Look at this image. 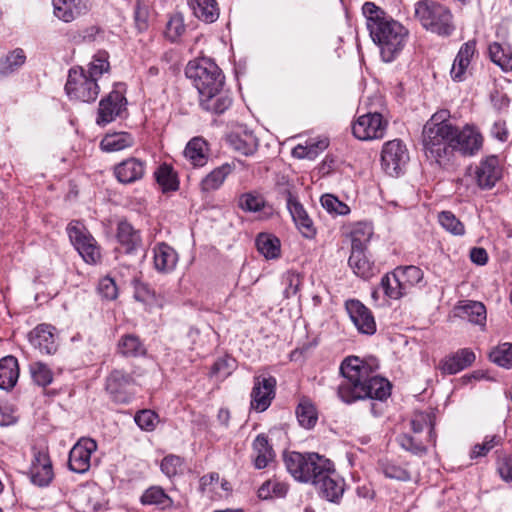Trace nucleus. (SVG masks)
<instances>
[{"label":"nucleus","mask_w":512,"mask_h":512,"mask_svg":"<svg viewBox=\"0 0 512 512\" xmlns=\"http://www.w3.org/2000/svg\"><path fill=\"white\" fill-rule=\"evenodd\" d=\"M340 373L344 381L337 393L344 403L363 399L383 401L391 394V384L379 375V362L375 357L349 356L342 361Z\"/></svg>","instance_id":"obj_1"},{"label":"nucleus","mask_w":512,"mask_h":512,"mask_svg":"<svg viewBox=\"0 0 512 512\" xmlns=\"http://www.w3.org/2000/svg\"><path fill=\"white\" fill-rule=\"evenodd\" d=\"M362 14L366 19L369 35L379 48L382 60H395L407 43L409 30L374 2H365Z\"/></svg>","instance_id":"obj_2"},{"label":"nucleus","mask_w":512,"mask_h":512,"mask_svg":"<svg viewBox=\"0 0 512 512\" xmlns=\"http://www.w3.org/2000/svg\"><path fill=\"white\" fill-rule=\"evenodd\" d=\"M455 125L450 121V112L441 109L425 123L422 130V144L428 159L440 164L451 154Z\"/></svg>","instance_id":"obj_3"},{"label":"nucleus","mask_w":512,"mask_h":512,"mask_svg":"<svg viewBox=\"0 0 512 512\" xmlns=\"http://www.w3.org/2000/svg\"><path fill=\"white\" fill-rule=\"evenodd\" d=\"M414 16L426 31L440 37H449L456 29L451 10L434 0L417 1Z\"/></svg>","instance_id":"obj_4"},{"label":"nucleus","mask_w":512,"mask_h":512,"mask_svg":"<svg viewBox=\"0 0 512 512\" xmlns=\"http://www.w3.org/2000/svg\"><path fill=\"white\" fill-rule=\"evenodd\" d=\"M185 75L192 80L199 95L208 91H217L223 88L225 77L218 65L210 58L202 57L189 61L185 68Z\"/></svg>","instance_id":"obj_5"},{"label":"nucleus","mask_w":512,"mask_h":512,"mask_svg":"<svg viewBox=\"0 0 512 512\" xmlns=\"http://www.w3.org/2000/svg\"><path fill=\"white\" fill-rule=\"evenodd\" d=\"M65 91L70 100L92 103L97 99L100 88L94 79L88 78L85 69L74 67L69 70Z\"/></svg>","instance_id":"obj_6"},{"label":"nucleus","mask_w":512,"mask_h":512,"mask_svg":"<svg viewBox=\"0 0 512 512\" xmlns=\"http://www.w3.org/2000/svg\"><path fill=\"white\" fill-rule=\"evenodd\" d=\"M67 233L71 243L86 263L94 264L100 259V248L82 223L79 221L69 223Z\"/></svg>","instance_id":"obj_7"},{"label":"nucleus","mask_w":512,"mask_h":512,"mask_svg":"<svg viewBox=\"0 0 512 512\" xmlns=\"http://www.w3.org/2000/svg\"><path fill=\"white\" fill-rule=\"evenodd\" d=\"M409 161V153L405 144L394 139L386 142L381 151V166L389 176H399Z\"/></svg>","instance_id":"obj_8"},{"label":"nucleus","mask_w":512,"mask_h":512,"mask_svg":"<svg viewBox=\"0 0 512 512\" xmlns=\"http://www.w3.org/2000/svg\"><path fill=\"white\" fill-rule=\"evenodd\" d=\"M134 385L132 374L123 369H114L106 377L105 390L115 403L127 404L134 396Z\"/></svg>","instance_id":"obj_9"},{"label":"nucleus","mask_w":512,"mask_h":512,"mask_svg":"<svg viewBox=\"0 0 512 512\" xmlns=\"http://www.w3.org/2000/svg\"><path fill=\"white\" fill-rule=\"evenodd\" d=\"M386 128L387 121L380 113H367L353 123L352 133L357 139L367 141L382 138Z\"/></svg>","instance_id":"obj_10"},{"label":"nucleus","mask_w":512,"mask_h":512,"mask_svg":"<svg viewBox=\"0 0 512 512\" xmlns=\"http://www.w3.org/2000/svg\"><path fill=\"white\" fill-rule=\"evenodd\" d=\"M97 450V443L92 438H81L69 452L68 467L79 474L86 473L91 466V455Z\"/></svg>","instance_id":"obj_11"},{"label":"nucleus","mask_w":512,"mask_h":512,"mask_svg":"<svg viewBox=\"0 0 512 512\" xmlns=\"http://www.w3.org/2000/svg\"><path fill=\"white\" fill-rule=\"evenodd\" d=\"M345 308L359 333L369 336L375 334L377 326L373 313L361 301L349 299L345 302Z\"/></svg>","instance_id":"obj_12"},{"label":"nucleus","mask_w":512,"mask_h":512,"mask_svg":"<svg viewBox=\"0 0 512 512\" xmlns=\"http://www.w3.org/2000/svg\"><path fill=\"white\" fill-rule=\"evenodd\" d=\"M276 379L273 376H255L251 391V408L263 412L275 397Z\"/></svg>","instance_id":"obj_13"},{"label":"nucleus","mask_w":512,"mask_h":512,"mask_svg":"<svg viewBox=\"0 0 512 512\" xmlns=\"http://www.w3.org/2000/svg\"><path fill=\"white\" fill-rule=\"evenodd\" d=\"M126 104L127 100L123 93L117 89L112 90L99 102L96 123L104 126L114 121L125 109Z\"/></svg>","instance_id":"obj_14"},{"label":"nucleus","mask_w":512,"mask_h":512,"mask_svg":"<svg viewBox=\"0 0 512 512\" xmlns=\"http://www.w3.org/2000/svg\"><path fill=\"white\" fill-rule=\"evenodd\" d=\"M147 169V162L140 158L129 157L113 168V174L118 182L122 184H133L144 178Z\"/></svg>","instance_id":"obj_15"},{"label":"nucleus","mask_w":512,"mask_h":512,"mask_svg":"<svg viewBox=\"0 0 512 512\" xmlns=\"http://www.w3.org/2000/svg\"><path fill=\"white\" fill-rule=\"evenodd\" d=\"M29 474L30 480L34 485L46 487L51 483L54 473L47 452L41 450L34 451Z\"/></svg>","instance_id":"obj_16"},{"label":"nucleus","mask_w":512,"mask_h":512,"mask_svg":"<svg viewBox=\"0 0 512 512\" xmlns=\"http://www.w3.org/2000/svg\"><path fill=\"white\" fill-rule=\"evenodd\" d=\"M452 151H459L464 155H473L481 148L482 136L481 134L470 126H465L459 130L455 126V133H453Z\"/></svg>","instance_id":"obj_17"},{"label":"nucleus","mask_w":512,"mask_h":512,"mask_svg":"<svg viewBox=\"0 0 512 512\" xmlns=\"http://www.w3.org/2000/svg\"><path fill=\"white\" fill-rule=\"evenodd\" d=\"M226 139L234 151L244 156L253 155L259 146L258 138L245 126H239L231 131Z\"/></svg>","instance_id":"obj_18"},{"label":"nucleus","mask_w":512,"mask_h":512,"mask_svg":"<svg viewBox=\"0 0 512 512\" xmlns=\"http://www.w3.org/2000/svg\"><path fill=\"white\" fill-rule=\"evenodd\" d=\"M232 98L229 92L223 88H217V91H208L199 95L200 107L211 114L221 115L232 105Z\"/></svg>","instance_id":"obj_19"},{"label":"nucleus","mask_w":512,"mask_h":512,"mask_svg":"<svg viewBox=\"0 0 512 512\" xmlns=\"http://www.w3.org/2000/svg\"><path fill=\"white\" fill-rule=\"evenodd\" d=\"M475 359V353L470 348H462L443 358L439 369L443 374L453 375L471 366Z\"/></svg>","instance_id":"obj_20"},{"label":"nucleus","mask_w":512,"mask_h":512,"mask_svg":"<svg viewBox=\"0 0 512 512\" xmlns=\"http://www.w3.org/2000/svg\"><path fill=\"white\" fill-rule=\"evenodd\" d=\"M116 239L127 254L135 253L142 247L140 230L135 229L127 220H121L118 222Z\"/></svg>","instance_id":"obj_21"},{"label":"nucleus","mask_w":512,"mask_h":512,"mask_svg":"<svg viewBox=\"0 0 512 512\" xmlns=\"http://www.w3.org/2000/svg\"><path fill=\"white\" fill-rule=\"evenodd\" d=\"M344 486V480L337 474L334 468L315 487L318 489L321 497L329 502L339 503L344 493Z\"/></svg>","instance_id":"obj_22"},{"label":"nucleus","mask_w":512,"mask_h":512,"mask_svg":"<svg viewBox=\"0 0 512 512\" xmlns=\"http://www.w3.org/2000/svg\"><path fill=\"white\" fill-rule=\"evenodd\" d=\"M476 180L480 188L490 189L501 176L498 159L496 156L487 157L481 161L476 169Z\"/></svg>","instance_id":"obj_23"},{"label":"nucleus","mask_w":512,"mask_h":512,"mask_svg":"<svg viewBox=\"0 0 512 512\" xmlns=\"http://www.w3.org/2000/svg\"><path fill=\"white\" fill-rule=\"evenodd\" d=\"M153 262L158 272L170 273L176 268L178 254L170 245L158 243L153 248Z\"/></svg>","instance_id":"obj_24"},{"label":"nucleus","mask_w":512,"mask_h":512,"mask_svg":"<svg viewBox=\"0 0 512 512\" xmlns=\"http://www.w3.org/2000/svg\"><path fill=\"white\" fill-rule=\"evenodd\" d=\"M252 450V462L254 467L258 470L268 467L275 459V452L265 434L256 436L252 443Z\"/></svg>","instance_id":"obj_25"},{"label":"nucleus","mask_w":512,"mask_h":512,"mask_svg":"<svg viewBox=\"0 0 512 512\" xmlns=\"http://www.w3.org/2000/svg\"><path fill=\"white\" fill-rule=\"evenodd\" d=\"M53 329L54 328L50 325L41 324L30 333L29 339L31 344L39 349L41 353L53 354L56 352L57 344L52 331Z\"/></svg>","instance_id":"obj_26"},{"label":"nucleus","mask_w":512,"mask_h":512,"mask_svg":"<svg viewBox=\"0 0 512 512\" xmlns=\"http://www.w3.org/2000/svg\"><path fill=\"white\" fill-rule=\"evenodd\" d=\"M348 264L354 274L364 280L372 278L379 272L375 263L366 255V250L351 251Z\"/></svg>","instance_id":"obj_27"},{"label":"nucleus","mask_w":512,"mask_h":512,"mask_svg":"<svg viewBox=\"0 0 512 512\" xmlns=\"http://www.w3.org/2000/svg\"><path fill=\"white\" fill-rule=\"evenodd\" d=\"M475 50L476 42L474 40L468 41L460 47L450 71L451 77L454 81L461 82L464 80L466 70Z\"/></svg>","instance_id":"obj_28"},{"label":"nucleus","mask_w":512,"mask_h":512,"mask_svg":"<svg viewBox=\"0 0 512 512\" xmlns=\"http://www.w3.org/2000/svg\"><path fill=\"white\" fill-rule=\"evenodd\" d=\"M237 205L246 213L264 212L268 217L272 212V207L266 202L264 196L257 191L242 193L238 197Z\"/></svg>","instance_id":"obj_29"},{"label":"nucleus","mask_w":512,"mask_h":512,"mask_svg":"<svg viewBox=\"0 0 512 512\" xmlns=\"http://www.w3.org/2000/svg\"><path fill=\"white\" fill-rule=\"evenodd\" d=\"M193 15L205 23H214L218 20L220 9L216 0H187Z\"/></svg>","instance_id":"obj_30"},{"label":"nucleus","mask_w":512,"mask_h":512,"mask_svg":"<svg viewBox=\"0 0 512 512\" xmlns=\"http://www.w3.org/2000/svg\"><path fill=\"white\" fill-rule=\"evenodd\" d=\"M208 144L201 137L192 138L184 149V156L193 167H203L208 162Z\"/></svg>","instance_id":"obj_31"},{"label":"nucleus","mask_w":512,"mask_h":512,"mask_svg":"<svg viewBox=\"0 0 512 512\" xmlns=\"http://www.w3.org/2000/svg\"><path fill=\"white\" fill-rule=\"evenodd\" d=\"M19 378L18 360L14 356H5L0 359V389L9 391Z\"/></svg>","instance_id":"obj_32"},{"label":"nucleus","mask_w":512,"mask_h":512,"mask_svg":"<svg viewBox=\"0 0 512 512\" xmlns=\"http://www.w3.org/2000/svg\"><path fill=\"white\" fill-rule=\"evenodd\" d=\"M135 144L134 137L124 131L107 133L100 142L102 151L111 153L130 148Z\"/></svg>","instance_id":"obj_33"},{"label":"nucleus","mask_w":512,"mask_h":512,"mask_svg":"<svg viewBox=\"0 0 512 512\" xmlns=\"http://www.w3.org/2000/svg\"><path fill=\"white\" fill-rule=\"evenodd\" d=\"M233 168L230 164L225 163L214 168L200 182V190L202 193H210L218 190L226 178L232 173Z\"/></svg>","instance_id":"obj_34"},{"label":"nucleus","mask_w":512,"mask_h":512,"mask_svg":"<svg viewBox=\"0 0 512 512\" xmlns=\"http://www.w3.org/2000/svg\"><path fill=\"white\" fill-rule=\"evenodd\" d=\"M117 352L123 357H140L146 354V347L135 334H125L117 343Z\"/></svg>","instance_id":"obj_35"},{"label":"nucleus","mask_w":512,"mask_h":512,"mask_svg":"<svg viewBox=\"0 0 512 512\" xmlns=\"http://www.w3.org/2000/svg\"><path fill=\"white\" fill-rule=\"evenodd\" d=\"M461 317L467 319L469 322L484 327L486 324L487 313L486 307L483 303L478 301H464L458 307Z\"/></svg>","instance_id":"obj_36"},{"label":"nucleus","mask_w":512,"mask_h":512,"mask_svg":"<svg viewBox=\"0 0 512 512\" xmlns=\"http://www.w3.org/2000/svg\"><path fill=\"white\" fill-rule=\"evenodd\" d=\"M142 505H154L161 510L172 507L173 500L161 486H150L140 497Z\"/></svg>","instance_id":"obj_37"},{"label":"nucleus","mask_w":512,"mask_h":512,"mask_svg":"<svg viewBox=\"0 0 512 512\" xmlns=\"http://www.w3.org/2000/svg\"><path fill=\"white\" fill-rule=\"evenodd\" d=\"M255 244L258 252L266 259H277L280 257V240L269 233H260L256 237Z\"/></svg>","instance_id":"obj_38"},{"label":"nucleus","mask_w":512,"mask_h":512,"mask_svg":"<svg viewBox=\"0 0 512 512\" xmlns=\"http://www.w3.org/2000/svg\"><path fill=\"white\" fill-rule=\"evenodd\" d=\"M492 62L501 67L503 71H512V47L508 44L493 42L488 47Z\"/></svg>","instance_id":"obj_39"},{"label":"nucleus","mask_w":512,"mask_h":512,"mask_svg":"<svg viewBox=\"0 0 512 512\" xmlns=\"http://www.w3.org/2000/svg\"><path fill=\"white\" fill-rule=\"evenodd\" d=\"M154 176L163 193L179 189V179L172 166L166 163L160 165L154 172Z\"/></svg>","instance_id":"obj_40"},{"label":"nucleus","mask_w":512,"mask_h":512,"mask_svg":"<svg viewBox=\"0 0 512 512\" xmlns=\"http://www.w3.org/2000/svg\"><path fill=\"white\" fill-rule=\"evenodd\" d=\"M373 235V227L366 222L356 223L351 231V251L366 250Z\"/></svg>","instance_id":"obj_41"},{"label":"nucleus","mask_w":512,"mask_h":512,"mask_svg":"<svg viewBox=\"0 0 512 512\" xmlns=\"http://www.w3.org/2000/svg\"><path fill=\"white\" fill-rule=\"evenodd\" d=\"M284 462L288 472L294 479L303 482L306 473V464L308 463V453L290 452L285 455Z\"/></svg>","instance_id":"obj_42"},{"label":"nucleus","mask_w":512,"mask_h":512,"mask_svg":"<svg viewBox=\"0 0 512 512\" xmlns=\"http://www.w3.org/2000/svg\"><path fill=\"white\" fill-rule=\"evenodd\" d=\"M296 416L299 424L306 429L313 428L318 420L315 406L306 398L301 399L299 402L296 408Z\"/></svg>","instance_id":"obj_43"},{"label":"nucleus","mask_w":512,"mask_h":512,"mask_svg":"<svg viewBox=\"0 0 512 512\" xmlns=\"http://www.w3.org/2000/svg\"><path fill=\"white\" fill-rule=\"evenodd\" d=\"M395 272L407 293L412 287L419 284L424 277L423 271L419 267L413 265L398 267L395 269Z\"/></svg>","instance_id":"obj_44"},{"label":"nucleus","mask_w":512,"mask_h":512,"mask_svg":"<svg viewBox=\"0 0 512 512\" xmlns=\"http://www.w3.org/2000/svg\"><path fill=\"white\" fill-rule=\"evenodd\" d=\"M26 55L21 48L10 51L0 60V75L8 76L24 65Z\"/></svg>","instance_id":"obj_45"},{"label":"nucleus","mask_w":512,"mask_h":512,"mask_svg":"<svg viewBox=\"0 0 512 512\" xmlns=\"http://www.w3.org/2000/svg\"><path fill=\"white\" fill-rule=\"evenodd\" d=\"M380 286L384 294L390 299L397 300L407 294L405 288L401 285L395 270L382 277Z\"/></svg>","instance_id":"obj_46"},{"label":"nucleus","mask_w":512,"mask_h":512,"mask_svg":"<svg viewBox=\"0 0 512 512\" xmlns=\"http://www.w3.org/2000/svg\"><path fill=\"white\" fill-rule=\"evenodd\" d=\"M378 466L381 472L387 478L404 482L411 480L410 472L393 460L387 458L380 459L378 462Z\"/></svg>","instance_id":"obj_47"},{"label":"nucleus","mask_w":512,"mask_h":512,"mask_svg":"<svg viewBox=\"0 0 512 512\" xmlns=\"http://www.w3.org/2000/svg\"><path fill=\"white\" fill-rule=\"evenodd\" d=\"M489 359L500 367L511 369L512 343L505 342L494 347L489 353Z\"/></svg>","instance_id":"obj_48"},{"label":"nucleus","mask_w":512,"mask_h":512,"mask_svg":"<svg viewBox=\"0 0 512 512\" xmlns=\"http://www.w3.org/2000/svg\"><path fill=\"white\" fill-rule=\"evenodd\" d=\"M438 221L443 229L454 236H463L465 234L464 224L451 211L440 212Z\"/></svg>","instance_id":"obj_49"},{"label":"nucleus","mask_w":512,"mask_h":512,"mask_svg":"<svg viewBox=\"0 0 512 512\" xmlns=\"http://www.w3.org/2000/svg\"><path fill=\"white\" fill-rule=\"evenodd\" d=\"M185 31L184 16L179 12L172 14L166 24L165 37L171 42H176Z\"/></svg>","instance_id":"obj_50"},{"label":"nucleus","mask_w":512,"mask_h":512,"mask_svg":"<svg viewBox=\"0 0 512 512\" xmlns=\"http://www.w3.org/2000/svg\"><path fill=\"white\" fill-rule=\"evenodd\" d=\"M109 68L110 65L107 54L105 52H99L93 57V60L88 65V69L85 71L88 78L94 79L97 83L99 78L105 72H108Z\"/></svg>","instance_id":"obj_51"},{"label":"nucleus","mask_w":512,"mask_h":512,"mask_svg":"<svg viewBox=\"0 0 512 512\" xmlns=\"http://www.w3.org/2000/svg\"><path fill=\"white\" fill-rule=\"evenodd\" d=\"M134 25L138 33L149 28L150 9L144 0H136L133 12Z\"/></svg>","instance_id":"obj_52"},{"label":"nucleus","mask_w":512,"mask_h":512,"mask_svg":"<svg viewBox=\"0 0 512 512\" xmlns=\"http://www.w3.org/2000/svg\"><path fill=\"white\" fill-rule=\"evenodd\" d=\"M288 492V485L276 480H269L258 489V496L261 499H269L274 496L284 497Z\"/></svg>","instance_id":"obj_53"},{"label":"nucleus","mask_w":512,"mask_h":512,"mask_svg":"<svg viewBox=\"0 0 512 512\" xmlns=\"http://www.w3.org/2000/svg\"><path fill=\"white\" fill-rule=\"evenodd\" d=\"M396 441L402 449L410 452L413 455L423 456L427 453V447L421 441L417 440L415 437L409 434H400L396 438Z\"/></svg>","instance_id":"obj_54"},{"label":"nucleus","mask_w":512,"mask_h":512,"mask_svg":"<svg viewBox=\"0 0 512 512\" xmlns=\"http://www.w3.org/2000/svg\"><path fill=\"white\" fill-rule=\"evenodd\" d=\"M30 373L33 381L42 387L52 383L53 374L49 367L41 362H35L30 365Z\"/></svg>","instance_id":"obj_55"},{"label":"nucleus","mask_w":512,"mask_h":512,"mask_svg":"<svg viewBox=\"0 0 512 512\" xmlns=\"http://www.w3.org/2000/svg\"><path fill=\"white\" fill-rule=\"evenodd\" d=\"M426 427H429V441L435 443L436 434L430 415L419 413L411 420V428L414 433H420Z\"/></svg>","instance_id":"obj_56"},{"label":"nucleus","mask_w":512,"mask_h":512,"mask_svg":"<svg viewBox=\"0 0 512 512\" xmlns=\"http://www.w3.org/2000/svg\"><path fill=\"white\" fill-rule=\"evenodd\" d=\"M502 443V438L497 435L486 436L481 444H476L471 450L472 459L486 456L494 447Z\"/></svg>","instance_id":"obj_57"},{"label":"nucleus","mask_w":512,"mask_h":512,"mask_svg":"<svg viewBox=\"0 0 512 512\" xmlns=\"http://www.w3.org/2000/svg\"><path fill=\"white\" fill-rule=\"evenodd\" d=\"M321 205L329 213H335L337 215H346L349 213V207L341 202L337 197L332 194H325L320 199Z\"/></svg>","instance_id":"obj_58"},{"label":"nucleus","mask_w":512,"mask_h":512,"mask_svg":"<svg viewBox=\"0 0 512 512\" xmlns=\"http://www.w3.org/2000/svg\"><path fill=\"white\" fill-rule=\"evenodd\" d=\"M286 205L292 216L293 221L296 223L299 221L304 215L307 214L303 205L298 201L297 197L289 190L286 189L284 191Z\"/></svg>","instance_id":"obj_59"},{"label":"nucleus","mask_w":512,"mask_h":512,"mask_svg":"<svg viewBox=\"0 0 512 512\" xmlns=\"http://www.w3.org/2000/svg\"><path fill=\"white\" fill-rule=\"evenodd\" d=\"M134 420L142 430L153 431L156 427L158 415L152 410L145 409L137 412Z\"/></svg>","instance_id":"obj_60"},{"label":"nucleus","mask_w":512,"mask_h":512,"mask_svg":"<svg viewBox=\"0 0 512 512\" xmlns=\"http://www.w3.org/2000/svg\"><path fill=\"white\" fill-rule=\"evenodd\" d=\"M54 15L63 22L69 23L75 19L70 0H53Z\"/></svg>","instance_id":"obj_61"},{"label":"nucleus","mask_w":512,"mask_h":512,"mask_svg":"<svg viewBox=\"0 0 512 512\" xmlns=\"http://www.w3.org/2000/svg\"><path fill=\"white\" fill-rule=\"evenodd\" d=\"M182 464H183V461L179 456L168 455L162 459L160 468H161V471L167 477L171 478L178 473Z\"/></svg>","instance_id":"obj_62"},{"label":"nucleus","mask_w":512,"mask_h":512,"mask_svg":"<svg viewBox=\"0 0 512 512\" xmlns=\"http://www.w3.org/2000/svg\"><path fill=\"white\" fill-rule=\"evenodd\" d=\"M98 293L107 300H114L118 295V289L114 279L106 276L99 281Z\"/></svg>","instance_id":"obj_63"},{"label":"nucleus","mask_w":512,"mask_h":512,"mask_svg":"<svg viewBox=\"0 0 512 512\" xmlns=\"http://www.w3.org/2000/svg\"><path fill=\"white\" fill-rule=\"evenodd\" d=\"M497 471L500 477L506 481H512V457L509 455L499 456L497 460Z\"/></svg>","instance_id":"obj_64"}]
</instances>
